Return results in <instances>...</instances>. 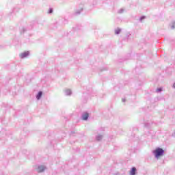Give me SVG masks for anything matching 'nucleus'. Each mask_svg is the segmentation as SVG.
Listing matches in <instances>:
<instances>
[{
	"label": "nucleus",
	"mask_w": 175,
	"mask_h": 175,
	"mask_svg": "<svg viewBox=\"0 0 175 175\" xmlns=\"http://www.w3.org/2000/svg\"><path fill=\"white\" fill-rule=\"evenodd\" d=\"M164 150L163 149L161 148H157L156 150L154 151V156L156 158H159V157H162L163 155Z\"/></svg>",
	"instance_id": "obj_1"
},
{
	"label": "nucleus",
	"mask_w": 175,
	"mask_h": 175,
	"mask_svg": "<svg viewBox=\"0 0 175 175\" xmlns=\"http://www.w3.org/2000/svg\"><path fill=\"white\" fill-rule=\"evenodd\" d=\"M37 170L38 173H42V172H44V170H46V167L40 165L38 167Z\"/></svg>",
	"instance_id": "obj_2"
},
{
	"label": "nucleus",
	"mask_w": 175,
	"mask_h": 175,
	"mask_svg": "<svg viewBox=\"0 0 175 175\" xmlns=\"http://www.w3.org/2000/svg\"><path fill=\"white\" fill-rule=\"evenodd\" d=\"M28 55H29V52H25L22 54L20 55L21 58H25V57H28Z\"/></svg>",
	"instance_id": "obj_3"
},
{
	"label": "nucleus",
	"mask_w": 175,
	"mask_h": 175,
	"mask_svg": "<svg viewBox=\"0 0 175 175\" xmlns=\"http://www.w3.org/2000/svg\"><path fill=\"white\" fill-rule=\"evenodd\" d=\"M89 116L90 115L88 113H85L82 117V120H83L84 121H87V120H88Z\"/></svg>",
	"instance_id": "obj_4"
},
{
	"label": "nucleus",
	"mask_w": 175,
	"mask_h": 175,
	"mask_svg": "<svg viewBox=\"0 0 175 175\" xmlns=\"http://www.w3.org/2000/svg\"><path fill=\"white\" fill-rule=\"evenodd\" d=\"M131 175H135L136 174V167H133L132 170L130 172Z\"/></svg>",
	"instance_id": "obj_5"
},
{
	"label": "nucleus",
	"mask_w": 175,
	"mask_h": 175,
	"mask_svg": "<svg viewBox=\"0 0 175 175\" xmlns=\"http://www.w3.org/2000/svg\"><path fill=\"white\" fill-rule=\"evenodd\" d=\"M42 92H39L38 94H37L36 98L38 100L39 99H40V98H42Z\"/></svg>",
	"instance_id": "obj_6"
},
{
	"label": "nucleus",
	"mask_w": 175,
	"mask_h": 175,
	"mask_svg": "<svg viewBox=\"0 0 175 175\" xmlns=\"http://www.w3.org/2000/svg\"><path fill=\"white\" fill-rule=\"evenodd\" d=\"M120 32H121V29H117L116 31H115V33L116 35H118V33H120Z\"/></svg>",
	"instance_id": "obj_7"
},
{
	"label": "nucleus",
	"mask_w": 175,
	"mask_h": 175,
	"mask_svg": "<svg viewBox=\"0 0 175 175\" xmlns=\"http://www.w3.org/2000/svg\"><path fill=\"white\" fill-rule=\"evenodd\" d=\"M162 91V88H159L157 90V92H161Z\"/></svg>",
	"instance_id": "obj_8"
},
{
	"label": "nucleus",
	"mask_w": 175,
	"mask_h": 175,
	"mask_svg": "<svg viewBox=\"0 0 175 175\" xmlns=\"http://www.w3.org/2000/svg\"><path fill=\"white\" fill-rule=\"evenodd\" d=\"M49 13H53V10L51 8L49 9Z\"/></svg>",
	"instance_id": "obj_9"
}]
</instances>
